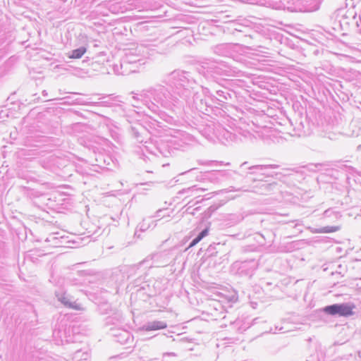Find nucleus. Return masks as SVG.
I'll use <instances>...</instances> for the list:
<instances>
[{"label": "nucleus", "mask_w": 361, "mask_h": 361, "mask_svg": "<svg viewBox=\"0 0 361 361\" xmlns=\"http://www.w3.org/2000/svg\"><path fill=\"white\" fill-rule=\"evenodd\" d=\"M339 230L338 226H326L322 229L323 233H334Z\"/></svg>", "instance_id": "obj_6"}, {"label": "nucleus", "mask_w": 361, "mask_h": 361, "mask_svg": "<svg viewBox=\"0 0 361 361\" xmlns=\"http://www.w3.org/2000/svg\"><path fill=\"white\" fill-rule=\"evenodd\" d=\"M208 234V229L203 230L190 243L189 247H192L197 244L204 237Z\"/></svg>", "instance_id": "obj_5"}, {"label": "nucleus", "mask_w": 361, "mask_h": 361, "mask_svg": "<svg viewBox=\"0 0 361 361\" xmlns=\"http://www.w3.org/2000/svg\"><path fill=\"white\" fill-rule=\"evenodd\" d=\"M355 305L352 303L334 304L326 306L324 312L330 315H339L341 317H350L354 314Z\"/></svg>", "instance_id": "obj_1"}, {"label": "nucleus", "mask_w": 361, "mask_h": 361, "mask_svg": "<svg viewBox=\"0 0 361 361\" xmlns=\"http://www.w3.org/2000/svg\"><path fill=\"white\" fill-rule=\"evenodd\" d=\"M85 52L86 49L85 47H81L73 50L72 51V54L69 57L71 59H80Z\"/></svg>", "instance_id": "obj_3"}, {"label": "nucleus", "mask_w": 361, "mask_h": 361, "mask_svg": "<svg viewBox=\"0 0 361 361\" xmlns=\"http://www.w3.org/2000/svg\"><path fill=\"white\" fill-rule=\"evenodd\" d=\"M208 234V229L203 230L190 243L189 247H192L197 244L204 237Z\"/></svg>", "instance_id": "obj_4"}, {"label": "nucleus", "mask_w": 361, "mask_h": 361, "mask_svg": "<svg viewBox=\"0 0 361 361\" xmlns=\"http://www.w3.org/2000/svg\"><path fill=\"white\" fill-rule=\"evenodd\" d=\"M167 325L166 323L162 322H153L151 325L148 326L146 328L147 331H153V330H159L166 328Z\"/></svg>", "instance_id": "obj_2"}]
</instances>
